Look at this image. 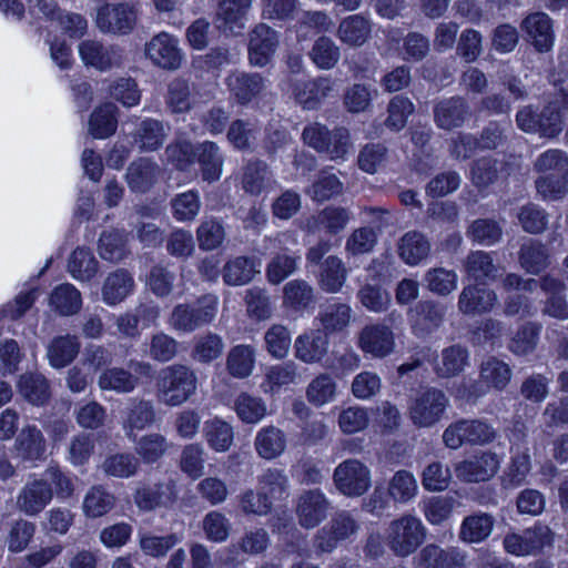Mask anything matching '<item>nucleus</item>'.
Instances as JSON below:
<instances>
[{
  "instance_id": "obj_40",
  "label": "nucleus",
  "mask_w": 568,
  "mask_h": 568,
  "mask_svg": "<svg viewBox=\"0 0 568 568\" xmlns=\"http://www.w3.org/2000/svg\"><path fill=\"white\" fill-rule=\"evenodd\" d=\"M255 362L254 349L247 345L233 347L226 357V369L236 378L247 377Z\"/></svg>"
},
{
  "instance_id": "obj_22",
  "label": "nucleus",
  "mask_w": 568,
  "mask_h": 568,
  "mask_svg": "<svg viewBox=\"0 0 568 568\" xmlns=\"http://www.w3.org/2000/svg\"><path fill=\"white\" fill-rule=\"evenodd\" d=\"M510 453V464L506 474L507 483L510 487H518L526 481L531 470V458L525 434L521 435V442L513 443Z\"/></svg>"
},
{
  "instance_id": "obj_9",
  "label": "nucleus",
  "mask_w": 568,
  "mask_h": 568,
  "mask_svg": "<svg viewBox=\"0 0 568 568\" xmlns=\"http://www.w3.org/2000/svg\"><path fill=\"white\" fill-rule=\"evenodd\" d=\"M471 116V109L462 95L437 100L433 106V120L436 126L444 131L462 128Z\"/></svg>"
},
{
  "instance_id": "obj_8",
  "label": "nucleus",
  "mask_w": 568,
  "mask_h": 568,
  "mask_svg": "<svg viewBox=\"0 0 568 568\" xmlns=\"http://www.w3.org/2000/svg\"><path fill=\"white\" fill-rule=\"evenodd\" d=\"M331 509V501L318 488L303 490L295 500L298 524L306 529L318 526Z\"/></svg>"
},
{
  "instance_id": "obj_55",
  "label": "nucleus",
  "mask_w": 568,
  "mask_h": 568,
  "mask_svg": "<svg viewBox=\"0 0 568 568\" xmlns=\"http://www.w3.org/2000/svg\"><path fill=\"white\" fill-rule=\"evenodd\" d=\"M69 271L75 278L88 281L97 274L98 261L90 251L77 248L69 261Z\"/></svg>"
},
{
  "instance_id": "obj_29",
  "label": "nucleus",
  "mask_w": 568,
  "mask_h": 568,
  "mask_svg": "<svg viewBox=\"0 0 568 568\" xmlns=\"http://www.w3.org/2000/svg\"><path fill=\"white\" fill-rule=\"evenodd\" d=\"M328 338L321 331H313L304 334L295 341L296 356L305 363H314L321 361L326 354Z\"/></svg>"
},
{
  "instance_id": "obj_47",
  "label": "nucleus",
  "mask_w": 568,
  "mask_h": 568,
  "mask_svg": "<svg viewBox=\"0 0 568 568\" xmlns=\"http://www.w3.org/2000/svg\"><path fill=\"white\" fill-rule=\"evenodd\" d=\"M415 111L414 103L404 95H395L387 105L385 126L394 132L405 128L407 119Z\"/></svg>"
},
{
  "instance_id": "obj_33",
  "label": "nucleus",
  "mask_w": 568,
  "mask_h": 568,
  "mask_svg": "<svg viewBox=\"0 0 568 568\" xmlns=\"http://www.w3.org/2000/svg\"><path fill=\"white\" fill-rule=\"evenodd\" d=\"M417 491V480L406 469L396 471L388 481L387 493L395 503L406 504L416 497Z\"/></svg>"
},
{
  "instance_id": "obj_57",
  "label": "nucleus",
  "mask_w": 568,
  "mask_h": 568,
  "mask_svg": "<svg viewBox=\"0 0 568 568\" xmlns=\"http://www.w3.org/2000/svg\"><path fill=\"white\" fill-rule=\"evenodd\" d=\"M427 288L442 296L450 294L457 286V274L443 267L429 270L425 275Z\"/></svg>"
},
{
  "instance_id": "obj_1",
  "label": "nucleus",
  "mask_w": 568,
  "mask_h": 568,
  "mask_svg": "<svg viewBox=\"0 0 568 568\" xmlns=\"http://www.w3.org/2000/svg\"><path fill=\"white\" fill-rule=\"evenodd\" d=\"M426 539V527L410 514L393 519L385 531V544L399 558L413 555Z\"/></svg>"
},
{
  "instance_id": "obj_23",
  "label": "nucleus",
  "mask_w": 568,
  "mask_h": 568,
  "mask_svg": "<svg viewBox=\"0 0 568 568\" xmlns=\"http://www.w3.org/2000/svg\"><path fill=\"white\" fill-rule=\"evenodd\" d=\"M494 525V516L487 513L466 516L460 525L459 539L468 544L481 542L490 536Z\"/></svg>"
},
{
  "instance_id": "obj_35",
  "label": "nucleus",
  "mask_w": 568,
  "mask_h": 568,
  "mask_svg": "<svg viewBox=\"0 0 568 568\" xmlns=\"http://www.w3.org/2000/svg\"><path fill=\"white\" fill-rule=\"evenodd\" d=\"M251 0H221L217 16L230 31L243 29L251 8Z\"/></svg>"
},
{
  "instance_id": "obj_64",
  "label": "nucleus",
  "mask_w": 568,
  "mask_h": 568,
  "mask_svg": "<svg viewBox=\"0 0 568 568\" xmlns=\"http://www.w3.org/2000/svg\"><path fill=\"white\" fill-rule=\"evenodd\" d=\"M416 568H449L452 557L440 547L429 544L415 557Z\"/></svg>"
},
{
  "instance_id": "obj_48",
  "label": "nucleus",
  "mask_w": 568,
  "mask_h": 568,
  "mask_svg": "<svg viewBox=\"0 0 568 568\" xmlns=\"http://www.w3.org/2000/svg\"><path fill=\"white\" fill-rule=\"evenodd\" d=\"M541 326L534 322H527L521 325L508 344V349L516 355H527L531 353L538 342Z\"/></svg>"
},
{
  "instance_id": "obj_41",
  "label": "nucleus",
  "mask_w": 568,
  "mask_h": 568,
  "mask_svg": "<svg viewBox=\"0 0 568 568\" xmlns=\"http://www.w3.org/2000/svg\"><path fill=\"white\" fill-rule=\"evenodd\" d=\"M229 87L237 102L245 104L260 93L262 79L257 74L235 73L229 78Z\"/></svg>"
},
{
  "instance_id": "obj_56",
  "label": "nucleus",
  "mask_w": 568,
  "mask_h": 568,
  "mask_svg": "<svg viewBox=\"0 0 568 568\" xmlns=\"http://www.w3.org/2000/svg\"><path fill=\"white\" fill-rule=\"evenodd\" d=\"M471 180L478 187H486L497 181L499 162L491 156H483L471 164Z\"/></svg>"
},
{
  "instance_id": "obj_59",
  "label": "nucleus",
  "mask_w": 568,
  "mask_h": 568,
  "mask_svg": "<svg viewBox=\"0 0 568 568\" xmlns=\"http://www.w3.org/2000/svg\"><path fill=\"white\" fill-rule=\"evenodd\" d=\"M452 479L450 469L440 462L430 463L422 474L423 487L428 491L445 490Z\"/></svg>"
},
{
  "instance_id": "obj_62",
  "label": "nucleus",
  "mask_w": 568,
  "mask_h": 568,
  "mask_svg": "<svg viewBox=\"0 0 568 568\" xmlns=\"http://www.w3.org/2000/svg\"><path fill=\"white\" fill-rule=\"evenodd\" d=\"M155 174V165L148 159H140L129 168L128 181L133 189L144 191L153 183Z\"/></svg>"
},
{
  "instance_id": "obj_53",
  "label": "nucleus",
  "mask_w": 568,
  "mask_h": 568,
  "mask_svg": "<svg viewBox=\"0 0 568 568\" xmlns=\"http://www.w3.org/2000/svg\"><path fill=\"white\" fill-rule=\"evenodd\" d=\"M377 243V233L369 226L355 229L346 240L345 251L352 256L367 254Z\"/></svg>"
},
{
  "instance_id": "obj_7",
  "label": "nucleus",
  "mask_w": 568,
  "mask_h": 568,
  "mask_svg": "<svg viewBox=\"0 0 568 568\" xmlns=\"http://www.w3.org/2000/svg\"><path fill=\"white\" fill-rule=\"evenodd\" d=\"M336 489L347 497H359L371 487V470L358 459H346L334 470Z\"/></svg>"
},
{
  "instance_id": "obj_27",
  "label": "nucleus",
  "mask_w": 568,
  "mask_h": 568,
  "mask_svg": "<svg viewBox=\"0 0 568 568\" xmlns=\"http://www.w3.org/2000/svg\"><path fill=\"white\" fill-rule=\"evenodd\" d=\"M79 50L84 62L99 70H105L121 63V57L116 50L105 48L97 41H84Z\"/></svg>"
},
{
  "instance_id": "obj_14",
  "label": "nucleus",
  "mask_w": 568,
  "mask_h": 568,
  "mask_svg": "<svg viewBox=\"0 0 568 568\" xmlns=\"http://www.w3.org/2000/svg\"><path fill=\"white\" fill-rule=\"evenodd\" d=\"M136 23V12L128 4L105 6L98 12L97 24L104 32L128 33Z\"/></svg>"
},
{
  "instance_id": "obj_51",
  "label": "nucleus",
  "mask_w": 568,
  "mask_h": 568,
  "mask_svg": "<svg viewBox=\"0 0 568 568\" xmlns=\"http://www.w3.org/2000/svg\"><path fill=\"white\" fill-rule=\"evenodd\" d=\"M115 504V497L101 486H93L83 500V511L89 517H101Z\"/></svg>"
},
{
  "instance_id": "obj_58",
  "label": "nucleus",
  "mask_w": 568,
  "mask_h": 568,
  "mask_svg": "<svg viewBox=\"0 0 568 568\" xmlns=\"http://www.w3.org/2000/svg\"><path fill=\"white\" fill-rule=\"evenodd\" d=\"M205 437L209 445L216 452H225L233 442L232 427L220 419H213L205 424Z\"/></svg>"
},
{
  "instance_id": "obj_4",
  "label": "nucleus",
  "mask_w": 568,
  "mask_h": 568,
  "mask_svg": "<svg viewBox=\"0 0 568 568\" xmlns=\"http://www.w3.org/2000/svg\"><path fill=\"white\" fill-rule=\"evenodd\" d=\"M158 388L159 396L165 404L176 406L195 392L196 376L186 366L173 365L163 371Z\"/></svg>"
},
{
  "instance_id": "obj_2",
  "label": "nucleus",
  "mask_w": 568,
  "mask_h": 568,
  "mask_svg": "<svg viewBox=\"0 0 568 568\" xmlns=\"http://www.w3.org/2000/svg\"><path fill=\"white\" fill-rule=\"evenodd\" d=\"M497 437L496 429L483 419H458L449 424L443 433V443L450 449L463 445L484 446Z\"/></svg>"
},
{
  "instance_id": "obj_34",
  "label": "nucleus",
  "mask_w": 568,
  "mask_h": 568,
  "mask_svg": "<svg viewBox=\"0 0 568 568\" xmlns=\"http://www.w3.org/2000/svg\"><path fill=\"white\" fill-rule=\"evenodd\" d=\"M352 214L343 206L329 205L324 207L314 217L315 225L327 234L336 235L345 230L351 221Z\"/></svg>"
},
{
  "instance_id": "obj_21",
  "label": "nucleus",
  "mask_w": 568,
  "mask_h": 568,
  "mask_svg": "<svg viewBox=\"0 0 568 568\" xmlns=\"http://www.w3.org/2000/svg\"><path fill=\"white\" fill-rule=\"evenodd\" d=\"M466 274L479 284L495 282L499 276V267L494 263L491 253L473 251L464 261Z\"/></svg>"
},
{
  "instance_id": "obj_15",
  "label": "nucleus",
  "mask_w": 568,
  "mask_h": 568,
  "mask_svg": "<svg viewBox=\"0 0 568 568\" xmlns=\"http://www.w3.org/2000/svg\"><path fill=\"white\" fill-rule=\"evenodd\" d=\"M497 303L493 290L479 284L466 285L458 296V311L464 315H480L490 312Z\"/></svg>"
},
{
  "instance_id": "obj_37",
  "label": "nucleus",
  "mask_w": 568,
  "mask_h": 568,
  "mask_svg": "<svg viewBox=\"0 0 568 568\" xmlns=\"http://www.w3.org/2000/svg\"><path fill=\"white\" fill-rule=\"evenodd\" d=\"M50 305L61 315H72L82 305L80 292L71 284H61L50 295Z\"/></svg>"
},
{
  "instance_id": "obj_46",
  "label": "nucleus",
  "mask_w": 568,
  "mask_h": 568,
  "mask_svg": "<svg viewBox=\"0 0 568 568\" xmlns=\"http://www.w3.org/2000/svg\"><path fill=\"white\" fill-rule=\"evenodd\" d=\"M336 382L328 373H322L308 384L306 396L315 406H323L332 402L336 395Z\"/></svg>"
},
{
  "instance_id": "obj_45",
  "label": "nucleus",
  "mask_w": 568,
  "mask_h": 568,
  "mask_svg": "<svg viewBox=\"0 0 568 568\" xmlns=\"http://www.w3.org/2000/svg\"><path fill=\"white\" fill-rule=\"evenodd\" d=\"M537 193L545 201H556L568 194V172L546 174L535 181Z\"/></svg>"
},
{
  "instance_id": "obj_28",
  "label": "nucleus",
  "mask_w": 568,
  "mask_h": 568,
  "mask_svg": "<svg viewBox=\"0 0 568 568\" xmlns=\"http://www.w3.org/2000/svg\"><path fill=\"white\" fill-rule=\"evenodd\" d=\"M18 456L24 460L40 459L45 452V438L34 426L23 427L16 438Z\"/></svg>"
},
{
  "instance_id": "obj_63",
  "label": "nucleus",
  "mask_w": 568,
  "mask_h": 568,
  "mask_svg": "<svg viewBox=\"0 0 568 568\" xmlns=\"http://www.w3.org/2000/svg\"><path fill=\"white\" fill-rule=\"evenodd\" d=\"M256 449L264 458H273L281 454L283 449L282 432L272 426L261 430L256 437Z\"/></svg>"
},
{
  "instance_id": "obj_42",
  "label": "nucleus",
  "mask_w": 568,
  "mask_h": 568,
  "mask_svg": "<svg viewBox=\"0 0 568 568\" xmlns=\"http://www.w3.org/2000/svg\"><path fill=\"white\" fill-rule=\"evenodd\" d=\"M315 303L313 287L305 281L295 280L286 284V308L300 313Z\"/></svg>"
},
{
  "instance_id": "obj_32",
  "label": "nucleus",
  "mask_w": 568,
  "mask_h": 568,
  "mask_svg": "<svg viewBox=\"0 0 568 568\" xmlns=\"http://www.w3.org/2000/svg\"><path fill=\"white\" fill-rule=\"evenodd\" d=\"M325 334L343 331L351 321V307L344 303L322 305L317 315Z\"/></svg>"
},
{
  "instance_id": "obj_6",
  "label": "nucleus",
  "mask_w": 568,
  "mask_h": 568,
  "mask_svg": "<svg viewBox=\"0 0 568 568\" xmlns=\"http://www.w3.org/2000/svg\"><path fill=\"white\" fill-rule=\"evenodd\" d=\"M359 530V523L347 510L336 511L329 521L320 528L313 539L317 552H331L337 545L349 539Z\"/></svg>"
},
{
  "instance_id": "obj_52",
  "label": "nucleus",
  "mask_w": 568,
  "mask_h": 568,
  "mask_svg": "<svg viewBox=\"0 0 568 568\" xmlns=\"http://www.w3.org/2000/svg\"><path fill=\"white\" fill-rule=\"evenodd\" d=\"M115 105L112 103L100 106L90 119V132L95 138H106L115 132L116 118Z\"/></svg>"
},
{
  "instance_id": "obj_49",
  "label": "nucleus",
  "mask_w": 568,
  "mask_h": 568,
  "mask_svg": "<svg viewBox=\"0 0 568 568\" xmlns=\"http://www.w3.org/2000/svg\"><path fill=\"white\" fill-rule=\"evenodd\" d=\"M517 219L523 230L530 234H540L548 225V213L535 203L520 206Z\"/></svg>"
},
{
  "instance_id": "obj_10",
  "label": "nucleus",
  "mask_w": 568,
  "mask_h": 568,
  "mask_svg": "<svg viewBox=\"0 0 568 568\" xmlns=\"http://www.w3.org/2000/svg\"><path fill=\"white\" fill-rule=\"evenodd\" d=\"M500 467L499 456L491 452H481L471 459L455 465L456 477L465 483H481L493 478Z\"/></svg>"
},
{
  "instance_id": "obj_38",
  "label": "nucleus",
  "mask_w": 568,
  "mask_h": 568,
  "mask_svg": "<svg viewBox=\"0 0 568 568\" xmlns=\"http://www.w3.org/2000/svg\"><path fill=\"white\" fill-rule=\"evenodd\" d=\"M480 378L488 386L503 390L510 382L511 369L505 362L489 357L480 365Z\"/></svg>"
},
{
  "instance_id": "obj_25",
  "label": "nucleus",
  "mask_w": 568,
  "mask_h": 568,
  "mask_svg": "<svg viewBox=\"0 0 568 568\" xmlns=\"http://www.w3.org/2000/svg\"><path fill=\"white\" fill-rule=\"evenodd\" d=\"M371 32V22L362 14L344 18L337 28L338 39L349 47L363 45L369 39Z\"/></svg>"
},
{
  "instance_id": "obj_50",
  "label": "nucleus",
  "mask_w": 568,
  "mask_h": 568,
  "mask_svg": "<svg viewBox=\"0 0 568 568\" xmlns=\"http://www.w3.org/2000/svg\"><path fill=\"white\" fill-rule=\"evenodd\" d=\"M466 234L473 242L490 246L500 241L503 230L494 220L478 219L471 222Z\"/></svg>"
},
{
  "instance_id": "obj_12",
  "label": "nucleus",
  "mask_w": 568,
  "mask_h": 568,
  "mask_svg": "<svg viewBox=\"0 0 568 568\" xmlns=\"http://www.w3.org/2000/svg\"><path fill=\"white\" fill-rule=\"evenodd\" d=\"M520 29L527 41L538 52L544 53L552 49L555 40L552 20L547 13L537 11L527 14L520 23Z\"/></svg>"
},
{
  "instance_id": "obj_13",
  "label": "nucleus",
  "mask_w": 568,
  "mask_h": 568,
  "mask_svg": "<svg viewBox=\"0 0 568 568\" xmlns=\"http://www.w3.org/2000/svg\"><path fill=\"white\" fill-rule=\"evenodd\" d=\"M334 91V81L328 77L300 81L293 85V97L304 110L318 109Z\"/></svg>"
},
{
  "instance_id": "obj_36",
  "label": "nucleus",
  "mask_w": 568,
  "mask_h": 568,
  "mask_svg": "<svg viewBox=\"0 0 568 568\" xmlns=\"http://www.w3.org/2000/svg\"><path fill=\"white\" fill-rule=\"evenodd\" d=\"M22 396L32 404L42 405L50 398V386L44 376L37 373H26L19 381Z\"/></svg>"
},
{
  "instance_id": "obj_43",
  "label": "nucleus",
  "mask_w": 568,
  "mask_h": 568,
  "mask_svg": "<svg viewBox=\"0 0 568 568\" xmlns=\"http://www.w3.org/2000/svg\"><path fill=\"white\" fill-rule=\"evenodd\" d=\"M175 499L174 491L169 485H159L139 489L135 495L136 505L143 510H152L155 507L168 506Z\"/></svg>"
},
{
  "instance_id": "obj_54",
  "label": "nucleus",
  "mask_w": 568,
  "mask_h": 568,
  "mask_svg": "<svg viewBox=\"0 0 568 568\" xmlns=\"http://www.w3.org/2000/svg\"><path fill=\"white\" fill-rule=\"evenodd\" d=\"M342 191L343 183L335 174L321 171L308 193L314 201L324 202L341 194Z\"/></svg>"
},
{
  "instance_id": "obj_61",
  "label": "nucleus",
  "mask_w": 568,
  "mask_h": 568,
  "mask_svg": "<svg viewBox=\"0 0 568 568\" xmlns=\"http://www.w3.org/2000/svg\"><path fill=\"white\" fill-rule=\"evenodd\" d=\"M560 108L555 103L545 105L538 113V133L545 138H556L562 130Z\"/></svg>"
},
{
  "instance_id": "obj_26",
  "label": "nucleus",
  "mask_w": 568,
  "mask_h": 568,
  "mask_svg": "<svg viewBox=\"0 0 568 568\" xmlns=\"http://www.w3.org/2000/svg\"><path fill=\"white\" fill-rule=\"evenodd\" d=\"M397 252L406 264L416 265L428 256L430 243L423 233L409 231L399 239Z\"/></svg>"
},
{
  "instance_id": "obj_31",
  "label": "nucleus",
  "mask_w": 568,
  "mask_h": 568,
  "mask_svg": "<svg viewBox=\"0 0 568 568\" xmlns=\"http://www.w3.org/2000/svg\"><path fill=\"white\" fill-rule=\"evenodd\" d=\"M134 285L132 276L123 270L110 273L102 287L104 302L114 305L123 301L132 291Z\"/></svg>"
},
{
  "instance_id": "obj_3",
  "label": "nucleus",
  "mask_w": 568,
  "mask_h": 568,
  "mask_svg": "<svg viewBox=\"0 0 568 568\" xmlns=\"http://www.w3.org/2000/svg\"><path fill=\"white\" fill-rule=\"evenodd\" d=\"M448 405L449 399L442 389L427 387L412 399L408 417L416 427L428 428L442 419Z\"/></svg>"
},
{
  "instance_id": "obj_30",
  "label": "nucleus",
  "mask_w": 568,
  "mask_h": 568,
  "mask_svg": "<svg viewBox=\"0 0 568 568\" xmlns=\"http://www.w3.org/2000/svg\"><path fill=\"white\" fill-rule=\"evenodd\" d=\"M347 277V268L343 261L331 255L321 264L320 286L327 293H337L342 290Z\"/></svg>"
},
{
  "instance_id": "obj_24",
  "label": "nucleus",
  "mask_w": 568,
  "mask_h": 568,
  "mask_svg": "<svg viewBox=\"0 0 568 568\" xmlns=\"http://www.w3.org/2000/svg\"><path fill=\"white\" fill-rule=\"evenodd\" d=\"M50 485L43 480H34L27 485L18 497V507L28 515L40 513L52 499Z\"/></svg>"
},
{
  "instance_id": "obj_16",
  "label": "nucleus",
  "mask_w": 568,
  "mask_h": 568,
  "mask_svg": "<svg viewBox=\"0 0 568 568\" xmlns=\"http://www.w3.org/2000/svg\"><path fill=\"white\" fill-rule=\"evenodd\" d=\"M145 53L154 64L166 70L178 69L181 64V53L168 33L153 37L145 47Z\"/></svg>"
},
{
  "instance_id": "obj_44",
  "label": "nucleus",
  "mask_w": 568,
  "mask_h": 568,
  "mask_svg": "<svg viewBox=\"0 0 568 568\" xmlns=\"http://www.w3.org/2000/svg\"><path fill=\"white\" fill-rule=\"evenodd\" d=\"M79 343L74 336L55 337L48 347V357L55 367L71 363L79 353Z\"/></svg>"
},
{
  "instance_id": "obj_19",
  "label": "nucleus",
  "mask_w": 568,
  "mask_h": 568,
  "mask_svg": "<svg viewBox=\"0 0 568 568\" xmlns=\"http://www.w3.org/2000/svg\"><path fill=\"white\" fill-rule=\"evenodd\" d=\"M277 44L276 33L266 24L256 26L250 33V61L256 65L265 64Z\"/></svg>"
},
{
  "instance_id": "obj_17",
  "label": "nucleus",
  "mask_w": 568,
  "mask_h": 568,
  "mask_svg": "<svg viewBox=\"0 0 568 568\" xmlns=\"http://www.w3.org/2000/svg\"><path fill=\"white\" fill-rule=\"evenodd\" d=\"M469 353L466 346L454 344L445 347L440 355L435 354L433 371L439 378H452L464 372L468 365Z\"/></svg>"
},
{
  "instance_id": "obj_39",
  "label": "nucleus",
  "mask_w": 568,
  "mask_h": 568,
  "mask_svg": "<svg viewBox=\"0 0 568 568\" xmlns=\"http://www.w3.org/2000/svg\"><path fill=\"white\" fill-rule=\"evenodd\" d=\"M310 58L322 70L333 69L341 58L339 47L328 37H320L310 51Z\"/></svg>"
},
{
  "instance_id": "obj_11",
  "label": "nucleus",
  "mask_w": 568,
  "mask_h": 568,
  "mask_svg": "<svg viewBox=\"0 0 568 568\" xmlns=\"http://www.w3.org/2000/svg\"><path fill=\"white\" fill-rule=\"evenodd\" d=\"M358 346L374 358H384L394 352L395 336L384 324L366 325L358 334Z\"/></svg>"
},
{
  "instance_id": "obj_5",
  "label": "nucleus",
  "mask_w": 568,
  "mask_h": 568,
  "mask_svg": "<svg viewBox=\"0 0 568 568\" xmlns=\"http://www.w3.org/2000/svg\"><path fill=\"white\" fill-rule=\"evenodd\" d=\"M555 532L549 526L541 523L524 529L520 534L510 532L503 539V546L506 552L514 556H536L545 547H550L554 542Z\"/></svg>"
},
{
  "instance_id": "obj_60",
  "label": "nucleus",
  "mask_w": 568,
  "mask_h": 568,
  "mask_svg": "<svg viewBox=\"0 0 568 568\" xmlns=\"http://www.w3.org/2000/svg\"><path fill=\"white\" fill-rule=\"evenodd\" d=\"M255 273L253 262L247 257H236L224 266L223 277L227 284L242 285L253 278Z\"/></svg>"
},
{
  "instance_id": "obj_18",
  "label": "nucleus",
  "mask_w": 568,
  "mask_h": 568,
  "mask_svg": "<svg viewBox=\"0 0 568 568\" xmlns=\"http://www.w3.org/2000/svg\"><path fill=\"white\" fill-rule=\"evenodd\" d=\"M518 263L527 273L538 275L551 263L548 247L538 240H526L518 251Z\"/></svg>"
},
{
  "instance_id": "obj_20",
  "label": "nucleus",
  "mask_w": 568,
  "mask_h": 568,
  "mask_svg": "<svg viewBox=\"0 0 568 568\" xmlns=\"http://www.w3.org/2000/svg\"><path fill=\"white\" fill-rule=\"evenodd\" d=\"M413 329L417 336L435 332L444 322L446 307L435 301H420L415 306Z\"/></svg>"
}]
</instances>
